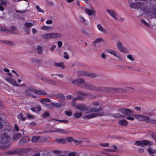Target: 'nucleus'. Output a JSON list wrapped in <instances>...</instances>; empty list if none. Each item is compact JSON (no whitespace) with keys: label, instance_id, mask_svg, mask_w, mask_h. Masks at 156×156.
Listing matches in <instances>:
<instances>
[{"label":"nucleus","instance_id":"f257e3e1","mask_svg":"<svg viewBox=\"0 0 156 156\" xmlns=\"http://www.w3.org/2000/svg\"><path fill=\"white\" fill-rule=\"evenodd\" d=\"M76 95L77 96L76 98H74L72 101V106H75V103L76 100H83L84 99V96H88L90 94L83 92L79 91L76 92Z\"/></svg>","mask_w":156,"mask_h":156},{"label":"nucleus","instance_id":"f03ea898","mask_svg":"<svg viewBox=\"0 0 156 156\" xmlns=\"http://www.w3.org/2000/svg\"><path fill=\"white\" fill-rule=\"evenodd\" d=\"M83 87L86 89L95 91H102L104 90V88L97 87L94 85L88 84L87 83H84Z\"/></svg>","mask_w":156,"mask_h":156},{"label":"nucleus","instance_id":"7ed1b4c3","mask_svg":"<svg viewBox=\"0 0 156 156\" xmlns=\"http://www.w3.org/2000/svg\"><path fill=\"white\" fill-rule=\"evenodd\" d=\"M10 140V135L7 133H4L1 136L0 142L1 144H6L8 143Z\"/></svg>","mask_w":156,"mask_h":156},{"label":"nucleus","instance_id":"20e7f679","mask_svg":"<svg viewBox=\"0 0 156 156\" xmlns=\"http://www.w3.org/2000/svg\"><path fill=\"white\" fill-rule=\"evenodd\" d=\"M61 34L57 33H51L44 34L43 35L42 37L44 39H50L58 38L61 37Z\"/></svg>","mask_w":156,"mask_h":156},{"label":"nucleus","instance_id":"39448f33","mask_svg":"<svg viewBox=\"0 0 156 156\" xmlns=\"http://www.w3.org/2000/svg\"><path fill=\"white\" fill-rule=\"evenodd\" d=\"M77 74L79 76H85L90 78H95L97 76V75L94 73H88L84 71H78Z\"/></svg>","mask_w":156,"mask_h":156},{"label":"nucleus","instance_id":"423d86ee","mask_svg":"<svg viewBox=\"0 0 156 156\" xmlns=\"http://www.w3.org/2000/svg\"><path fill=\"white\" fill-rule=\"evenodd\" d=\"M104 115L103 112H101L98 113H92L90 114L84 115L82 118L85 120L93 118L96 117L98 116H101Z\"/></svg>","mask_w":156,"mask_h":156},{"label":"nucleus","instance_id":"0eeeda50","mask_svg":"<svg viewBox=\"0 0 156 156\" xmlns=\"http://www.w3.org/2000/svg\"><path fill=\"white\" fill-rule=\"evenodd\" d=\"M100 88H104V90L100 91H106L108 93L115 92L118 93H122L123 92V90L120 88H115L111 87H100Z\"/></svg>","mask_w":156,"mask_h":156},{"label":"nucleus","instance_id":"6e6552de","mask_svg":"<svg viewBox=\"0 0 156 156\" xmlns=\"http://www.w3.org/2000/svg\"><path fill=\"white\" fill-rule=\"evenodd\" d=\"M135 144L137 146H140L144 147L145 145H151L152 142H149L148 140H142L137 141L135 142Z\"/></svg>","mask_w":156,"mask_h":156},{"label":"nucleus","instance_id":"1a4fd4ad","mask_svg":"<svg viewBox=\"0 0 156 156\" xmlns=\"http://www.w3.org/2000/svg\"><path fill=\"white\" fill-rule=\"evenodd\" d=\"M119 111L123 114L122 115H121L118 114H115L112 115L113 117L116 118H122L125 115H127V108L123 109L121 108L119 110Z\"/></svg>","mask_w":156,"mask_h":156},{"label":"nucleus","instance_id":"9d476101","mask_svg":"<svg viewBox=\"0 0 156 156\" xmlns=\"http://www.w3.org/2000/svg\"><path fill=\"white\" fill-rule=\"evenodd\" d=\"M28 89L29 90L33 93H35L37 95H44L46 94V93L44 91H42L41 90H37L31 87H28Z\"/></svg>","mask_w":156,"mask_h":156},{"label":"nucleus","instance_id":"9b49d317","mask_svg":"<svg viewBox=\"0 0 156 156\" xmlns=\"http://www.w3.org/2000/svg\"><path fill=\"white\" fill-rule=\"evenodd\" d=\"M75 108L80 111H85L88 110V107L85 105L84 104H80L75 105Z\"/></svg>","mask_w":156,"mask_h":156},{"label":"nucleus","instance_id":"f8f14e48","mask_svg":"<svg viewBox=\"0 0 156 156\" xmlns=\"http://www.w3.org/2000/svg\"><path fill=\"white\" fill-rule=\"evenodd\" d=\"M135 117L139 121L146 120L147 121V122L150 119L149 117L140 115H135Z\"/></svg>","mask_w":156,"mask_h":156},{"label":"nucleus","instance_id":"ddd939ff","mask_svg":"<svg viewBox=\"0 0 156 156\" xmlns=\"http://www.w3.org/2000/svg\"><path fill=\"white\" fill-rule=\"evenodd\" d=\"M106 11L109 14V15L113 18L115 20H117V14L115 11L107 9Z\"/></svg>","mask_w":156,"mask_h":156},{"label":"nucleus","instance_id":"4468645a","mask_svg":"<svg viewBox=\"0 0 156 156\" xmlns=\"http://www.w3.org/2000/svg\"><path fill=\"white\" fill-rule=\"evenodd\" d=\"M116 45L117 48L120 52L125 53L126 50V48L123 46L122 43L120 42H118L116 43Z\"/></svg>","mask_w":156,"mask_h":156},{"label":"nucleus","instance_id":"2eb2a0df","mask_svg":"<svg viewBox=\"0 0 156 156\" xmlns=\"http://www.w3.org/2000/svg\"><path fill=\"white\" fill-rule=\"evenodd\" d=\"M72 83L77 85L83 83V85L84 83H84V80L83 79L81 78H78L73 80L72 81Z\"/></svg>","mask_w":156,"mask_h":156},{"label":"nucleus","instance_id":"dca6fc26","mask_svg":"<svg viewBox=\"0 0 156 156\" xmlns=\"http://www.w3.org/2000/svg\"><path fill=\"white\" fill-rule=\"evenodd\" d=\"M106 52L109 53L113 55L114 56L118 58H120V56L118 53L115 52L114 51L111 49H106Z\"/></svg>","mask_w":156,"mask_h":156},{"label":"nucleus","instance_id":"f3484780","mask_svg":"<svg viewBox=\"0 0 156 156\" xmlns=\"http://www.w3.org/2000/svg\"><path fill=\"white\" fill-rule=\"evenodd\" d=\"M30 140L29 137L26 136L22 138L19 142V145L23 144L24 143L28 142Z\"/></svg>","mask_w":156,"mask_h":156},{"label":"nucleus","instance_id":"a211bd4d","mask_svg":"<svg viewBox=\"0 0 156 156\" xmlns=\"http://www.w3.org/2000/svg\"><path fill=\"white\" fill-rule=\"evenodd\" d=\"M142 4L141 2L132 3L130 4V6L131 8L137 9L139 6L140 5Z\"/></svg>","mask_w":156,"mask_h":156},{"label":"nucleus","instance_id":"6ab92c4d","mask_svg":"<svg viewBox=\"0 0 156 156\" xmlns=\"http://www.w3.org/2000/svg\"><path fill=\"white\" fill-rule=\"evenodd\" d=\"M55 141L59 144H65L66 143L65 139L63 138H56L55 140Z\"/></svg>","mask_w":156,"mask_h":156},{"label":"nucleus","instance_id":"aec40b11","mask_svg":"<svg viewBox=\"0 0 156 156\" xmlns=\"http://www.w3.org/2000/svg\"><path fill=\"white\" fill-rule=\"evenodd\" d=\"M7 81L9 82L12 84V85L15 86H17L18 84L16 81L13 79L10 78H7L6 79Z\"/></svg>","mask_w":156,"mask_h":156},{"label":"nucleus","instance_id":"412c9836","mask_svg":"<svg viewBox=\"0 0 156 156\" xmlns=\"http://www.w3.org/2000/svg\"><path fill=\"white\" fill-rule=\"evenodd\" d=\"M102 110L101 107H99L98 108H91L89 110L90 112H98Z\"/></svg>","mask_w":156,"mask_h":156},{"label":"nucleus","instance_id":"4be33fe9","mask_svg":"<svg viewBox=\"0 0 156 156\" xmlns=\"http://www.w3.org/2000/svg\"><path fill=\"white\" fill-rule=\"evenodd\" d=\"M42 79L44 81L47 83H49V84H52L53 85H54L55 84V83L54 82V81L50 80L48 79L47 78H43Z\"/></svg>","mask_w":156,"mask_h":156},{"label":"nucleus","instance_id":"5701e85b","mask_svg":"<svg viewBox=\"0 0 156 156\" xmlns=\"http://www.w3.org/2000/svg\"><path fill=\"white\" fill-rule=\"evenodd\" d=\"M51 120H53L55 121H58L59 122H60L62 123H67L69 122V121L67 120H59L54 119H49L48 120V121H51Z\"/></svg>","mask_w":156,"mask_h":156},{"label":"nucleus","instance_id":"b1692460","mask_svg":"<svg viewBox=\"0 0 156 156\" xmlns=\"http://www.w3.org/2000/svg\"><path fill=\"white\" fill-rule=\"evenodd\" d=\"M0 31L4 32L6 33H9L10 30L9 29L6 28L5 27L1 26L0 27Z\"/></svg>","mask_w":156,"mask_h":156},{"label":"nucleus","instance_id":"393cba45","mask_svg":"<svg viewBox=\"0 0 156 156\" xmlns=\"http://www.w3.org/2000/svg\"><path fill=\"white\" fill-rule=\"evenodd\" d=\"M111 147V149H107V151L111 152H115L117 151V147L116 145H113Z\"/></svg>","mask_w":156,"mask_h":156},{"label":"nucleus","instance_id":"a878e982","mask_svg":"<svg viewBox=\"0 0 156 156\" xmlns=\"http://www.w3.org/2000/svg\"><path fill=\"white\" fill-rule=\"evenodd\" d=\"M40 137L37 136H34L32 137L31 139V141L34 143H36L40 139Z\"/></svg>","mask_w":156,"mask_h":156},{"label":"nucleus","instance_id":"bb28decb","mask_svg":"<svg viewBox=\"0 0 156 156\" xmlns=\"http://www.w3.org/2000/svg\"><path fill=\"white\" fill-rule=\"evenodd\" d=\"M57 97L60 99L62 101L65 100L64 96L62 94L58 93L57 95Z\"/></svg>","mask_w":156,"mask_h":156},{"label":"nucleus","instance_id":"cd10ccee","mask_svg":"<svg viewBox=\"0 0 156 156\" xmlns=\"http://www.w3.org/2000/svg\"><path fill=\"white\" fill-rule=\"evenodd\" d=\"M103 38H99L96 39L94 42H93V44L94 46H95V45L94 44H95L103 42Z\"/></svg>","mask_w":156,"mask_h":156},{"label":"nucleus","instance_id":"c85d7f7f","mask_svg":"<svg viewBox=\"0 0 156 156\" xmlns=\"http://www.w3.org/2000/svg\"><path fill=\"white\" fill-rule=\"evenodd\" d=\"M54 131L58 132V133L63 134L67 133V132L65 131L63 129H56Z\"/></svg>","mask_w":156,"mask_h":156},{"label":"nucleus","instance_id":"c756f323","mask_svg":"<svg viewBox=\"0 0 156 156\" xmlns=\"http://www.w3.org/2000/svg\"><path fill=\"white\" fill-rule=\"evenodd\" d=\"M21 136V135L20 133L14 134L13 136V139L15 140L19 139Z\"/></svg>","mask_w":156,"mask_h":156},{"label":"nucleus","instance_id":"7c9ffc66","mask_svg":"<svg viewBox=\"0 0 156 156\" xmlns=\"http://www.w3.org/2000/svg\"><path fill=\"white\" fill-rule=\"evenodd\" d=\"M81 112H75L74 114V116L76 119H79L82 116Z\"/></svg>","mask_w":156,"mask_h":156},{"label":"nucleus","instance_id":"2f4dec72","mask_svg":"<svg viewBox=\"0 0 156 156\" xmlns=\"http://www.w3.org/2000/svg\"><path fill=\"white\" fill-rule=\"evenodd\" d=\"M5 131H8L9 133L12 132V128L11 126L9 125L6 126V127L4 129Z\"/></svg>","mask_w":156,"mask_h":156},{"label":"nucleus","instance_id":"473e14b6","mask_svg":"<svg viewBox=\"0 0 156 156\" xmlns=\"http://www.w3.org/2000/svg\"><path fill=\"white\" fill-rule=\"evenodd\" d=\"M147 151L150 156H153V154L155 153L156 152L155 150H152L151 148L147 149Z\"/></svg>","mask_w":156,"mask_h":156},{"label":"nucleus","instance_id":"72a5a7b5","mask_svg":"<svg viewBox=\"0 0 156 156\" xmlns=\"http://www.w3.org/2000/svg\"><path fill=\"white\" fill-rule=\"evenodd\" d=\"M85 10L86 13L90 16L93 13V11L90 10L87 8H85Z\"/></svg>","mask_w":156,"mask_h":156},{"label":"nucleus","instance_id":"f704fd0d","mask_svg":"<svg viewBox=\"0 0 156 156\" xmlns=\"http://www.w3.org/2000/svg\"><path fill=\"white\" fill-rule=\"evenodd\" d=\"M97 27L98 30L104 32L105 31V30L104 29L102 26L100 24H98L97 25Z\"/></svg>","mask_w":156,"mask_h":156},{"label":"nucleus","instance_id":"c9c22d12","mask_svg":"<svg viewBox=\"0 0 156 156\" xmlns=\"http://www.w3.org/2000/svg\"><path fill=\"white\" fill-rule=\"evenodd\" d=\"M38 53L41 54L42 53V47L39 45H37V49Z\"/></svg>","mask_w":156,"mask_h":156},{"label":"nucleus","instance_id":"e433bc0d","mask_svg":"<svg viewBox=\"0 0 156 156\" xmlns=\"http://www.w3.org/2000/svg\"><path fill=\"white\" fill-rule=\"evenodd\" d=\"M118 123L121 125H126L127 124V121L126 120H122L119 121Z\"/></svg>","mask_w":156,"mask_h":156},{"label":"nucleus","instance_id":"4c0bfd02","mask_svg":"<svg viewBox=\"0 0 156 156\" xmlns=\"http://www.w3.org/2000/svg\"><path fill=\"white\" fill-rule=\"evenodd\" d=\"M54 66H57L58 67H61L62 68H64V64L62 63H55Z\"/></svg>","mask_w":156,"mask_h":156},{"label":"nucleus","instance_id":"58836bf2","mask_svg":"<svg viewBox=\"0 0 156 156\" xmlns=\"http://www.w3.org/2000/svg\"><path fill=\"white\" fill-rule=\"evenodd\" d=\"M18 119H21L23 121H25L26 119V118L25 117H23V114L21 113H20L18 116Z\"/></svg>","mask_w":156,"mask_h":156},{"label":"nucleus","instance_id":"ea45409f","mask_svg":"<svg viewBox=\"0 0 156 156\" xmlns=\"http://www.w3.org/2000/svg\"><path fill=\"white\" fill-rule=\"evenodd\" d=\"M50 115V114L47 111L44 112L42 115L43 118H46V117H49Z\"/></svg>","mask_w":156,"mask_h":156},{"label":"nucleus","instance_id":"a19ab883","mask_svg":"<svg viewBox=\"0 0 156 156\" xmlns=\"http://www.w3.org/2000/svg\"><path fill=\"white\" fill-rule=\"evenodd\" d=\"M33 24L32 23H30L29 22H27L25 24V26L27 28H30L33 26Z\"/></svg>","mask_w":156,"mask_h":156},{"label":"nucleus","instance_id":"79ce46f5","mask_svg":"<svg viewBox=\"0 0 156 156\" xmlns=\"http://www.w3.org/2000/svg\"><path fill=\"white\" fill-rule=\"evenodd\" d=\"M66 140L69 143H71L72 142H74V140L72 137H67L66 139Z\"/></svg>","mask_w":156,"mask_h":156},{"label":"nucleus","instance_id":"37998d69","mask_svg":"<svg viewBox=\"0 0 156 156\" xmlns=\"http://www.w3.org/2000/svg\"><path fill=\"white\" fill-rule=\"evenodd\" d=\"M141 23L144 24L145 26L146 27H149V24L144 20V19H142L141 20Z\"/></svg>","mask_w":156,"mask_h":156},{"label":"nucleus","instance_id":"c03bdc74","mask_svg":"<svg viewBox=\"0 0 156 156\" xmlns=\"http://www.w3.org/2000/svg\"><path fill=\"white\" fill-rule=\"evenodd\" d=\"M127 58L129 59L131 61H133L135 60L134 57L130 55H127Z\"/></svg>","mask_w":156,"mask_h":156},{"label":"nucleus","instance_id":"a18cd8bd","mask_svg":"<svg viewBox=\"0 0 156 156\" xmlns=\"http://www.w3.org/2000/svg\"><path fill=\"white\" fill-rule=\"evenodd\" d=\"M65 113L66 114V115L68 116H71L72 114V112L71 111H65Z\"/></svg>","mask_w":156,"mask_h":156},{"label":"nucleus","instance_id":"49530a36","mask_svg":"<svg viewBox=\"0 0 156 156\" xmlns=\"http://www.w3.org/2000/svg\"><path fill=\"white\" fill-rule=\"evenodd\" d=\"M51 104L55 106L56 108H59L61 106V105L59 103H51Z\"/></svg>","mask_w":156,"mask_h":156},{"label":"nucleus","instance_id":"de8ad7c7","mask_svg":"<svg viewBox=\"0 0 156 156\" xmlns=\"http://www.w3.org/2000/svg\"><path fill=\"white\" fill-rule=\"evenodd\" d=\"M0 4L3 6H6L7 4V2L6 0H2L0 3Z\"/></svg>","mask_w":156,"mask_h":156},{"label":"nucleus","instance_id":"09e8293b","mask_svg":"<svg viewBox=\"0 0 156 156\" xmlns=\"http://www.w3.org/2000/svg\"><path fill=\"white\" fill-rule=\"evenodd\" d=\"M74 142L76 145H79L82 144V142L81 141L76 140H74Z\"/></svg>","mask_w":156,"mask_h":156},{"label":"nucleus","instance_id":"8fccbe9b","mask_svg":"<svg viewBox=\"0 0 156 156\" xmlns=\"http://www.w3.org/2000/svg\"><path fill=\"white\" fill-rule=\"evenodd\" d=\"M16 151L15 150L9 151L7 152V154H12L15 153Z\"/></svg>","mask_w":156,"mask_h":156},{"label":"nucleus","instance_id":"3c124183","mask_svg":"<svg viewBox=\"0 0 156 156\" xmlns=\"http://www.w3.org/2000/svg\"><path fill=\"white\" fill-rule=\"evenodd\" d=\"M147 122L156 124V120L154 119H150Z\"/></svg>","mask_w":156,"mask_h":156},{"label":"nucleus","instance_id":"603ef678","mask_svg":"<svg viewBox=\"0 0 156 156\" xmlns=\"http://www.w3.org/2000/svg\"><path fill=\"white\" fill-rule=\"evenodd\" d=\"M64 57L66 59H68L69 58L68 54L66 51H65L64 53Z\"/></svg>","mask_w":156,"mask_h":156},{"label":"nucleus","instance_id":"864d4df0","mask_svg":"<svg viewBox=\"0 0 156 156\" xmlns=\"http://www.w3.org/2000/svg\"><path fill=\"white\" fill-rule=\"evenodd\" d=\"M16 28L15 26H12L11 27V30H10V31L9 33H13L14 31L16 30Z\"/></svg>","mask_w":156,"mask_h":156},{"label":"nucleus","instance_id":"5fc2aeb1","mask_svg":"<svg viewBox=\"0 0 156 156\" xmlns=\"http://www.w3.org/2000/svg\"><path fill=\"white\" fill-rule=\"evenodd\" d=\"M100 145L103 147H108L109 146V144L108 143H100Z\"/></svg>","mask_w":156,"mask_h":156},{"label":"nucleus","instance_id":"6e6d98bb","mask_svg":"<svg viewBox=\"0 0 156 156\" xmlns=\"http://www.w3.org/2000/svg\"><path fill=\"white\" fill-rule=\"evenodd\" d=\"M36 9L38 11V12H42V13H44V11L40 8L39 6L37 5L36 6Z\"/></svg>","mask_w":156,"mask_h":156},{"label":"nucleus","instance_id":"4d7b16f0","mask_svg":"<svg viewBox=\"0 0 156 156\" xmlns=\"http://www.w3.org/2000/svg\"><path fill=\"white\" fill-rule=\"evenodd\" d=\"M31 60L32 62L34 63H39L40 61V60L37 59L35 58H31Z\"/></svg>","mask_w":156,"mask_h":156},{"label":"nucleus","instance_id":"13d9d810","mask_svg":"<svg viewBox=\"0 0 156 156\" xmlns=\"http://www.w3.org/2000/svg\"><path fill=\"white\" fill-rule=\"evenodd\" d=\"M91 105L93 106L96 107L99 105V103L97 102H94L92 103Z\"/></svg>","mask_w":156,"mask_h":156},{"label":"nucleus","instance_id":"bf43d9fd","mask_svg":"<svg viewBox=\"0 0 156 156\" xmlns=\"http://www.w3.org/2000/svg\"><path fill=\"white\" fill-rule=\"evenodd\" d=\"M129 68L131 70H133L134 71H135L136 72L137 71H138V72H140L141 71L140 69H136L135 68H133V67H129Z\"/></svg>","mask_w":156,"mask_h":156},{"label":"nucleus","instance_id":"052dcab7","mask_svg":"<svg viewBox=\"0 0 156 156\" xmlns=\"http://www.w3.org/2000/svg\"><path fill=\"white\" fill-rule=\"evenodd\" d=\"M50 28V27L45 26H43L41 27V29L44 30H47Z\"/></svg>","mask_w":156,"mask_h":156},{"label":"nucleus","instance_id":"680f3d73","mask_svg":"<svg viewBox=\"0 0 156 156\" xmlns=\"http://www.w3.org/2000/svg\"><path fill=\"white\" fill-rule=\"evenodd\" d=\"M36 112H39L41 109V106L40 105H38L37 106L35 107Z\"/></svg>","mask_w":156,"mask_h":156},{"label":"nucleus","instance_id":"e2e57ef3","mask_svg":"<svg viewBox=\"0 0 156 156\" xmlns=\"http://www.w3.org/2000/svg\"><path fill=\"white\" fill-rule=\"evenodd\" d=\"M80 21L82 23H84L85 22V20L83 17L82 16H80Z\"/></svg>","mask_w":156,"mask_h":156},{"label":"nucleus","instance_id":"0e129e2a","mask_svg":"<svg viewBox=\"0 0 156 156\" xmlns=\"http://www.w3.org/2000/svg\"><path fill=\"white\" fill-rule=\"evenodd\" d=\"M27 117L28 119H33L34 118V116L31 115L29 114H27Z\"/></svg>","mask_w":156,"mask_h":156},{"label":"nucleus","instance_id":"69168bd1","mask_svg":"<svg viewBox=\"0 0 156 156\" xmlns=\"http://www.w3.org/2000/svg\"><path fill=\"white\" fill-rule=\"evenodd\" d=\"M43 101H45L47 102H51L50 100L48 98H43L41 100V102Z\"/></svg>","mask_w":156,"mask_h":156},{"label":"nucleus","instance_id":"338daca9","mask_svg":"<svg viewBox=\"0 0 156 156\" xmlns=\"http://www.w3.org/2000/svg\"><path fill=\"white\" fill-rule=\"evenodd\" d=\"M133 88L132 87H127V92H131L133 91Z\"/></svg>","mask_w":156,"mask_h":156},{"label":"nucleus","instance_id":"774afa93","mask_svg":"<svg viewBox=\"0 0 156 156\" xmlns=\"http://www.w3.org/2000/svg\"><path fill=\"white\" fill-rule=\"evenodd\" d=\"M56 46L55 45H53L50 48V50L51 51H53L54 50V49L55 48Z\"/></svg>","mask_w":156,"mask_h":156}]
</instances>
